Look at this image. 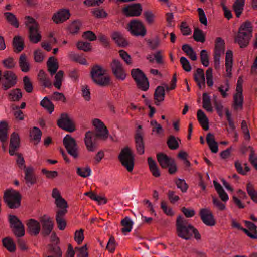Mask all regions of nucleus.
I'll use <instances>...</instances> for the list:
<instances>
[{"label": "nucleus", "instance_id": "1", "mask_svg": "<svg viewBox=\"0 0 257 257\" xmlns=\"http://www.w3.org/2000/svg\"><path fill=\"white\" fill-rule=\"evenodd\" d=\"M176 231L177 235L185 240L190 239L193 234L194 235V238L197 240H199L201 238L197 230L180 216L177 218Z\"/></svg>", "mask_w": 257, "mask_h": 257}, {"label": "nucleus", "instance_id": "2", "mask_svg": "<svg viewBox=\"0 0 257 257\" xmlns=\"http://www.w3.org/2000/svg\"><path fill=\"white\" fill-rule=\"evenodd\" d=\"M25 19V24L29 28L30 41L33 43H38L41 41L42 37L39 30V24L33 18L30 16H27Z\"/></svg>", "mask_w": 257, "mask_h": 257}, {"label": "nucleus", "instance_id": "3", "mask_svg": "<svg viewBox=\"0 0 257 257\" xmlns=\"http://www.w3.org/2000/svg\"><path fill=\"white\" fill-rule=\"evenodd\" d=\"M106 70L100 66L93 67L91 71V76L93 81L100 86L108 85L110 81V77L106 75Z\"/></svg>", "mask_w": 257, "mask_h": 257}, {"label": "nucleus", "instance_id": "4", "mask_svg": "<svg viewBox=\"0 0 257 257\" xmlns=\"http://www.w3.org/2000/svg\"><path fill=\"white\" fill-rule=\"evenodd\" d=\"M4 201L11 209L18 208L21 205V195L20 193L14 189L6 190L4 193Z\"/></svg>", "mask_w": 257, "mask_h": 257}, {"label": "nucleus", "instance_id": "5", "mask_svg": "<svg viewBox=\"0 0 257 257\" xmlns=\"http://www.w3.org/2000/svg\"><path fill=\"white\" fill-rule=\"evenodd\" d=\"M118 158L122 166L128 172H131L133 171L134 166V157L129 147H126L121 150Z\"/></svg>", "mask_w": 257, "mask_h": 257}, {"label": "nucleus", "instance_id": "6", "mask_svg": "<svg viewBox=\"0 0 257 257\" xmlns=\"http://www.w3.org/2000/svg\"><path fill=\"white\" fill-rule=\"evenodd\" d=\"M243 80L241 77L238 79L235 93L233 95L232 107L235 110H240L243 107V96L242 94V84Z\"/></svg>", "mask_w": 257, "mask_h": 257}, {"label": "nucleus", "instance_id": "7", "mask_svg": "<svg viewBox=\"0 0 257 257\" xmlns=\"http://www.w3.org/2000/svg\"><path fill=\"white\" fill-rule=\"evenodd\" d=\"M131 75L138 88L143 91H146L149 88V82L144 73L139 69H133Z\"/></svg>", "mask_w": 257, "mask_h": 257}, {"label": "nucleus", "instance_id": "8", "mask_svg": "<svg viewBox=\"0 0 257 257\" xmlns=\"http://www.w3.org/2000/svg\"><path fill=\"white\" fill-rule=\"evenodd\" d=\"M128 29L131 34L135 36H144L146 30L143 23L138 20H133L128 24Z\"/></svg>", "mask_w": 257, "mask_h": 257}, {"label": "nucleus", "instance_id": "9", "mask_svg": "<svg viewBox=\"0 0 257 257\" xmlns=\"http://www.w3.org/2000/svg\"><path fill=\"white\" fill-rule=\"evenodd\" d=\"M63 144L68 153L74 158H77L78 152L75 140L71 135H67L63 139Z\"/></svg>", "mask_w": 257, "mask_h": 257}, {"label": "nucleus", "instance_id": "10", "mask_svg": "<svg viewBox=\"0 0 257 257\" xmlns=\"http://www.w3.org/2000/svg\"><path fill=\"white\" fill-rule=\"evenodd\" d=\"M11 227L17 237H22L25 235L24 225L20 219L15 215H10L9 217Z\"/></svg>", "mask_w": 257, "mask_h": 257}, {"label": "nucleus", "instance_id": "11", "mask_svg": "<svg viewBox=\"0 0 257 257\" xmlns=\"http://www.w3.org/2000/svg\"><path fill=\"white\" fill-rule=\"evenodd\" d=\"M92 124L95 127L96 136L103 140H106L108 137V130L104 123L99 119L95 118L92 120Z\"/></svg>", "mask_w": 257, "mask_h": 257}, {"label": "nucleus", "instance_id": "12", "mask_svg": "<svg viewBox=\"0 0 257 257\" xmlns=\"http://www.w3.org/2000/svg\"><path fill=\"white\" fill-rule=\"evenodd\" d=\"M110 66L112 72L117 79L121 80H124L125 79L126 73L119 60L113 59Z\"/></svg>", "mask_w": 257, "mask_h": 257}, {"label": "nucleus", "instance_id": "13", "mask_svg": "<svg viewBox=\"0 0 257 257\" xmlns=\"http://www.w3.org/2000/svg\"><path fill=\"white\" fill-rule=\"evenodd\" d=\"M57 124L60 127L68 132H73L75 130L72 119L67 114H61Z\"/></svg>", "mask_w": 257, "mask_h": 257}, {"label": "nucleus", "instance_id": "14", "mask_svg": "<svg viewBox=\"0 0 257 257\" xmlns=\"http://www.w3.org/2000/svg\"><path fill=\"white\" fill-rule=\"evenodd\" d=\"M142 6L139 3L128 5L122 9V13L126 17H138L142 12Z\"/></svg>", "mask_w": 257, "mask_h": 257}, {"label": "nucleus", "instance_id": "15", "mask_svg": "<svg viewBox=\"0 0 257 257\" xmlns=\"http://www.w3.org/2000/svg\"><path fill=\"white\" fill-rule=\"evenodd\" d=\"M98 137L93 132L88 131L85 134L84 143L87 150L89 152H94L96 150L97 145L96 138Z\"/></svg>", "mask_w": 257, "mask_h": 257}, {"label": "nucleus", "instance_id": "16", "mask_svg": "<svg viewBox=\"0 0 257 257\" xmlns=\"http://www.w3.org/2000/svg\"><path fill=\"white\" fill-rule=\"evenodd\" d=\"M52 197L55 199V203L56 206L59 208L66 209L68 208V204L66 201L62 198L59 190L55 188L52 192Z\"/></svg>", "mask_w": 257, "mask_h": 257}, {"label": "nucleus", "instance_id": "17", "mask_svg": "<svg viewBox=\"0 0 257 257\" xmlns=\"http://www.w3.org/2000/svg\"><path fill=\"white\" fill-rule=\"evenodd\" d=\"M200 215L203 222L206 225L212 226L215 225V220L212 213L209 209L207 208L201 209Z\"/></svg>", "mask_w": 257, "mask_h": 257}, {"label": "nucleus", "instance_id": "18", "mask_svg": "<svg viewBox=\"0 0 257 257\" xmlns=\"http://www.w3.org/2000/svg\"><path fill=\"white\" fill-rule=\"evenodd\" d=\"M4 81L3 86L5 90L14 86L17 81V77L12 71H7L4 75Z\"/></svg>", "mask_w": 257, "mask_h": 257}, {"label": "nucleus", "instance_id": "19", "mask_svg": "<svg viewBox=\"0 0 257 257\" xmlns=\"http://www.w3.org/2000/svg\"><path fill=\"white\" fill-rule=\"evenodd\" d=\"M70 16L69 10L68 9H60L54 14L52 20L56 23H61L68 20Z\"/></svg>", "mask_w": 257, "mask_h": 257}, {"label": "nucleus", "instance_id": "20", "mask_svg": "<svg viewBox=\"0 0 257 257\" xmlns=\"http://www.w3.org/2000/svg\"><path fill=\"white\" fill-rule=\"evenodd\" d=\"M41 221L42 223L43 234L46 235H49L54 227V223L52 219L49 216L44 215Z\"/></svg>", "mask_w": 257, "mask_h": 257}, {"label": "nucleus", "instance_id": "21", "mask_svg": "<svg viewBox=\"0 0 257 257\" xmlns=\"http://www.w3.org/2000/svg\"><path fill=\"white\" fill-rule=\"evenodd\" d=\"M243 222L247 228H244L243 232L250 238L257 239L256 226L249 221L244 220Z\"/></svg>", "mask_w": 257, "mask_h": 257}, {"label": "nucleus", "instance_id": "22", "mask_svg": "<svg viewBox=\"0 0 257 257\" xmlns=\"http://www.w3.org/2000/svg\"><path fill=\"white\" fill-rule=\"evenodd\" d=\"M141 128L142 127L141 125L138 126L135 137L136 150L137 153L140 155L143 154L144 153V145L141 131Z\"/></svg>", "mask_w": 257, "mask_h": 257}, {"label": "nucleus", "instance_id": "23", "mask_svg": "<svg viewBox=\"0 0 257 257\" xmlns=\"http://www.w3.org/2000/svg\"><path fill=\"white\" fill-rule=\"evenodd\" d=\"M20 146V137L18 134L13 133L11 136L9 154L11 156L16 154Z\"/></svg>", "mask_w": 257, "mask_h": 257}, {"label": "nucleus", "instance_id": "24", "mask_svg": "<svg viewBox=\"0 0 257 257\" xmlns=\"http://www.w3.org/2000/svg\"><path fill=\"white\" fill-rule=\"evenodd\" d=\"M25 180L26 184L30 187L37 183V177L34 173V169L32 167H28L25 169Z\"/></svg>", "mask_w": 257, "mask_h": 257}, {"label": "nucleus", "instance_id": "25", "mask_svg": "<svg viewBox=\"0 0 257 257\" xmlns=\"http://www.w3.org/2000/svg\"><path fill=\"white\" fill-rule=\"evenodd\" d=\"M29 233L32 235H38L40 231L41 226L40 223L34 219H29L27 223Z\"/></svg>", "mask_w": 257, "mask_h": 257}, {"label": "nucleus", "instance_id": "26", "mask_svg": "<svg viewBox=\"0 0 257 257\" xmlns=\"http://www.w3.org/2000/svg\"><path fill=\"white\" fill-rule=\"evenodd\" d=\"M233 65V53L231 50H227L225 55V70L226 76L230 77Z\"/></svg>", "mask_w": 257, "mask_h": 257}, {"label": "nucleus", "instance_id": "27", "mask_svg": "<svg viewBox=\"0 0 257 257\" xmlns=\"http://www.w3.org/2000/svg\"><path fill=\"white\" fill-rule=\"evenodd\" d=\"M67 212V210L63 209L57 212L56 216V222L58 224V228L60 230H63L66 228V223L64 219V216Z\"/></svg>", "mask_w": 257, "mask_h": 257}, {"label": "nucleus", "instance_id": "28", "mask_svg": "<svg viewBox=\"0 0 257 257\" xmlns=\"http://www.w3.org/2000/svg\"><path fill=\"white\" fill-rule=\"evenodd\" d=\"M194 79L198 86L201 88L205 85V76L203 69L198 68L194 74Z\"/></svg>", "mask_w": 257, "mask_h": 257}, {"label": "nucleus", "instance_id": "29", "mask_svg": "<svg viewBox=\"0 0 257 257\" xmlns=\"http://www.w3.org/2000/svg\"><path fill=\"white\" fill-rule=\"evenodd\" d=\"M157 158L160 166L164 168H167L171 163H173L174 160L163 153L158 154L157 155Z\"/></svg>", "mask_w": 257, "mask_h": 257}, {"label": "nucleus", "instance_id": "30", "mask_svg": "<svg viewBox=\"0 0 257 257\" xmlns=\"http://www.w3.org/2000/svg\"><path fill=\"white\" fill-rule=\"evenodd\" d=\"M252 29L251 23L248 21L245 22L242 24L238 30V32L250 38L252 36Z\"/></svg>", "mask_w": 257, "mask_h": 257}, {"label": "nucleus", "instance_id": "31", "mask_svg": "<svg viewBox=\"0 0 257 257\" xmlns=\"http://www.w3.org/2000/svg\"><path fill=\"white\" fill-rule=\"evenodd\" d=\"M197 117L203 128L204 130H207L209 128L208 119L202 110L199 109L197 111Z\"/></svg>", "mask_w": 257, "mask_h": 257}, {"label": "nucleus", "instance_id": "32", "mask_svg": "<svg viewBox=\"0 0 257 257\" xmlns=\"http://www.w3.org/2000/svg\"><path fill=\"white\" fill-rule=\"evenodd\" d=\"M206 142L212 153H216L218 151V147L217 142L215 141L214 135L208 133L206 136Z\"/></svg>", "mask_w": 257, "mask_h": 257}, {"label": "nucleus", "instance_id": "33", "mask_svg": "<svg viewBox=\"0 0 257 257\" xmlns=\"http://www.w3.org/2000/svg\"><path fill=\"white\" fill-rule=\"evenodd\" d=\"M121 223L123 226L121 231L124 234L126 235L127 233L131 231L134 223L130 218L125 217L121 220Z\"/></svg>", "mask_w": 257, "mask_h": 257}, {"label": "nucleus", "instance_id": "34", "mask_svg": "<svg viewBox=\"0 0 257 257\" xmlns=\"http://www.w3.org/2000/svg\"><path fill=\"white\" fill-rule=\"evenodd\" d=\"M47 66L48 71L53 75L56 72L59 68L57 60L54 57H50L47 62Z\"/></svg>", "mask_w": 257, "mask_h": 257}, {"label": "nucleus", "instance_id": "35", "mask_svg": "<svg viewBox=\"0 0 257 257\" xmlns=\"http://www.w3.org/2000/svg\"><path fill=\"white\" fill-rule=\"evenodd\" d=\"M165 97V90L163 86H158L154 93L155 104L159 105L160 102L163 101Z\"/></svg>", "mask_w": 257, "mask_h": 257}, {"label": "nucleus", "instance_id": "36", "mask_svg": "<svg viewBox=\"0 0 257 257\" xmlns=\"http://www.w3.org/2000/svg\"><path fill=\"white\" fill-rule=\"evenodd\" d=\"M8 123L4 121L0 122V141L3 143L6 142L8 139Z\"/></svg>", "mask_w": 257, "mask_h": 257}, {"label": "nucleus", "instance_id": "37", "mask_svg": "<svg viewBox=\"0 0 257 257\" xmlns=\"http://www.w3.org/2000/svg\"><path fill=\"white\" fill-rule=\"evenodd\" d=\"M148 163L149 169L152 175L155 177H159L160 176V171L155 161L153 160L152 158L149 157L148 158Z\"/></svg>", "mask_w": 257, "mask_h": 257}, {"label": "nucleus", "instance_id": "38", "mask_svg": "<svg viewBox=\"0 0 257 257\" xmlns=\"http://www.w3.org/2000/svg\"><path fill=\"white\" fill-rule=\"evenodd\" d=\"M112 39L119 45L121 46H125L127 45V42L122 36V35L117 32L112 34Z\"/></svg>", "mask_w": 257, "mask_h": 257}, {"label": "nucleus", "instance_id": "39", "mask_svg": "<svg viewBox=\"0 0 257 257\" xmlns=\"http://www.w3.org/2000/svg\"><path fill=\"white\" fill-rule=\"evenodd\" d=\"M13 46L15 51L18 53L22 51L24 47L23 39L20 36H16L13 39Z\"/></svg>", "mask_w": 257, "mask_h": 257}, {"label": "nucleus", "instance_id": "40", "mask_svg": "<svg viewBox=\"0 0 257 257\" xmlns=\"http://www.w3.org/2000/svg\"><path fill=\"white\" fill-rule=\"evenodd\" d=\"M213 104L215 107V108L216 110V112L219 117H222L223 115V112L224 111V109L226 108H224L222 102L220 100H218L217 99V96L215 95L213 96Z\"/></svg>", "mask_w": 257, "mask_h": 257}, {"label": "nucleus", "instance_id": "41", "mask_svg": "<svg viewBox=\"0 0 257 257\" xmlns=\"http://www.w3.org/2000/svg\"><path fill=\"white\" fill-rule=\"evenodd\" d=\"M19 65L21 70L27 72L30 70V64L25 54H22L19 60Z\"/></svg>", "mask_w": 257, "mask_h": 257}, {"label": "nucleus", "instance_id": "42", "mask_svg": "<svg viewBox=\"0 0 257 257\" xmlns=\"http://www.w3.org/2000/svg\"><path fill=\"white\" fill-rule=\"evenodd\" d=\"M245 0H236L233 5V9L236 16L239 17L243 10Z\"/></svg>", "mask_w": 257, "mask_h": 257}, {"label": "nucleus", "instance_id": "43", "mask_svg": "<svg viewBox=\"0 0 257 257\" xmlns=\"http://www.w3.org/2000/svg\"><path fill=\"white\" fill-rule=\"evenodd\" d=\"M202 107L207 112H211L213 111V108L210 102V97L205 93L203 94Z\"/></svg>", "mask_w": 257, "mask_h": 257}, {"label": "nucleus", "instance_id": "44", "mask_svg": "<svg viewBox=\"0 0 257 257\" xmlns=\"http://www.w3.org/2000/svg\"><path fill=\"white\" fill-rule=\"evenodd\" d=\"M182 50L193 61L197 59L196 54L193 48L188 44H184L182 47Z\"/></svg>", "mask_w": 257, "mask_h": 257}, {"label": "nucleus", "instance_id": "45", "mask_svg": "<svg viewBox=\"0 0 257 257\" xmlns=\"http://www.w3.org/2000/svg\"><path fill=\"white\" fill-rule=\"evenodd\" d=\"M38 78L43 85L45 87H49L52 85L50 79L43 70H40L38 73Z\"/></svg>", "mask_w": 257, "mask_h": 257}, {"label": "nucleus", "instance_id": "46", "mask_svg": "<svg viewBox=\"0 0 257 257\" xmlns=\"http://www.w3.org/2000/svg\"><path fill=\"white\" fill-rule=\"evenodd\" d=\"M250 39V38L246 37L245 35H243L238 32L235 41L239 45L240 47L242 48L247 45Z\"/></svg>", "mask_w": 257, "mask_h": 257}, {"label": "nucleus", "instance_id": "47", "mask_svg": "<svg viewBox=\"0 0 257 257\" xmlns=\"http://www.w3.org/2000/svg\"><path fill=\"white\" fill-rule=\"evenodd\" d=\"M4 246L10 252H14L16 250V245L13 240L9 237L3 239Z\"/></svg>", "mask_w": 257, "mask_h": 257}, {"label": "nucleus", "instance_id": "48", "mask_svg": "<svg viewBox=\"0 0 257 257\" xmlns=\"http://www.w3.org/2000/svg\"><path fill=\"white\" fill-rule=\"evenodd\" d=\"M180 140L173 136H170L167 141L168 147L171 150H176L179 147V142Z\"/></svg>", "mask_w": 257, "mask_h": 257}, {"label": "nucleus", "instance_id": "49", "mask_svg": "<svg viewBox=\"0 0 257 257\" xmlns=\"http://www.w3.org/2000/svg\"><path fill=\"white\" fill-rule=\"evenodd\" d=\"M41 105L46 109L50 113H51L54 109V106L48 97H45L41 101Z\"/></svg>", "mask_w": 257, "mask_h": 257}, {"label": "nucleus", "instance_id": "50", "mask_svg": "<svg viewBox=\"0 0 257 257\" xmlns=\"http://www.w3.org/2000/svg\"><path fill=\"white\" fill-rule=\"evenodd\" d=\"M246 191L251 200L257 203V191L254 190L253 184L251 183H247Z\"/></svg>", "mask_w": 257, "mask_h": 257}, {"label": "nucleus", "instance_id": "51", "mask_svg": "<svg viewBox=\"0 0 257 257\" xmlns=\"http://www.w3.org/2000/svg\"><path fill=\"white\" fill-rule=\"evenodd\" d=\"M42 136L41 130L37 127H34L30 132L31 139L36 143L40 142Z\"/></svg>", "mask_w": 257, "mask_h": 257}, {"label": "nucleus", "instance_id": "52", "mask_svg": "<svg viewBox=\"0 0 257 257\" xmlns=\"http://www.w3.org/2000/svg\"><path fill=\"white\" fill-rule=\"evenodd\" d=\"M91 169L89 166L78 167L77 168V174L83 178H86L90 176Z\"/></svg>", "mask_w": 257, "mask_h": 257}, {"label": "nucleus", "instance_id": "53", "mask_svg": "<svg viewBox=\"0 0 257 257\" xmlns=\"http://www.w3.org/2000/svg\"><path fill=\"white\" fill-rule=\"evenodd\" d=\"M4 15L9 23L16 28L19 27V23L14 14L10 12L4 13Z\"/></svg>", "mask_w": 257, "mask_h": 257}, {"label": "nucleus", "instance_id": "54", "mask_svg": "<svg viewBox=\"0 0 257 257\" xmlns=\"http://www.w3.org/2000/svg\"><path fill=\"white\" fill-rule=\"evenodd\" d=\"M64 72L62 70H60L56 73L55 78L54 85L58 89L61 88L62 82L63 79Z\"/></svg>", "mask_w": 257, "mask_h": 257}, {"label": "nucleus", "instance_id": "55", "mask_svg": "<svg viewBox=\"0 0 257 257\" xmlns=\"http://www.w3.org/2000/svg\"><path fill=\"white\" fill-rule=\"evenodd\" d=\"M193 37L194 39L197 42L203 43L205 41V36L202 30L199 29H195L193 32Z\"/></svg>", "mask_w": 257, "mask_h": 257}, {"label": "nucleus", "instance_id": "56", "mask_svg": "<svg viewBox=\"0 0 257 257\" xmlns=\"http://www.w3.org/2000/svg\"><path fill=\"white\" fill-rule=\"evenodd\" d=\"M22 97V94L21 90L15 89L10 91L9 93V98L12 101H18Z\"/></svg>", "mask_w": 257, "mask_h": 257}, {"label": "nucleus", "instance_id": "57", "mask_svg": "<svg viewBox=\"0 0 257 257\" xmlns=\"http://www.w3.org/2000/svg\"><path fill=\"white\" fill-rule=\"evenodd\" d=\"M175 182L177 188L180 189L182 192H186L188 188V186L185 180L179 178L176 179Z\"/></svg>", "mask_w": 257, "mask_h": 257}, {"label": "nucleus", "instance_id": "58", "mask_svg": "<svg viewBox=\"0 0 257 257\" xmlns=\"http://www.w3.org/2000/svg\"><path fill=\"white\" fill-rule=\"evenodd\" d=\"M150 125L152 127V133H154L156 134H160L163 132V128L162 126L159 124L156 120H152L150 121Z\"/></svg>", "mask_w": 257, "mask_h": 257}, {"label": "nucleus", "instance_id": "59", "mask_svg": "<svg viewBox=\"0 0 257 257\" xmlns=\"http://www.w3.org/2000/svg\"><path fill=\"white\" fill-rule=\"evenodd\" d=\"M245 166L244 169H242L241 163L237 161L235 162V167L237 171L240 174L245 175L249 171V168L246 166V164H244Z\"/></svg>", "mask_w": 257, "mask_h": 257}, {"label": "nucleus", "instance_id": "60", "mask_svg": "<svg viewBox=\"0 0 257 257\" xmlns=\"http://www.w3.org/2000/svg\"><path fill=\"white\" fill-rule=\"evenodd\" d=\"M84 239V230L80 229L76 230L74 233V240L78 244H81Z\"/></svg>", "mask_w": 257, "mask_h": 257}, {"label": "nucleus", "instance_id": "61", "mask_svg": "<svg viewBox=\"0 0 257 257\" xmlns=\"http://www.w3.org/2000/svg\"><path fill=\"white\" fill-rule=\"evenodd\" d=\"M81 26V23L79 21H74L68 27V30L70 33L75 34L78 32Z\"/></svg>", "mask_w": 257, "mask_h": 257}, {"label": "nucleus", "instance_id": "62", "mask_svg": "<svg viewBox=\"0 0 257 257\" xmlns=\"http://www.w3.org/2000/svg\"><path fill=\"white\" fill-rule=\"evenodd\" d=\"M229 89V85L228 81H226L224 84L221 85L218 88V91L220 92L222 97L226 98L228 96L227 92Z\"/></svg>", "mask_w": 257, "mask_h": 257}, {"label": "nucleus", "instance_id": "63", "mask_svg": "<svg viewBox=\"0 0 257 257\" xmlns=\"http://www.w3.org/2000/svg\"><path fill=\"white\" fill-rule=\"evenodd\" d=\"M24 86L25 90L28 93H31L33 90V86L28 76H25L23 78Z\"/></svg>", "mask_w": 257, "mask_h": 257}, {"label": "nucleus", "instance_id": "64", "mask_svg": "<svg viewBox=\"0 0 257 257\" xmlns=\"http://www.w3.org/2000/svg\"><path fill=\"white\" fill-rule=\"evenodd\" d=\"M75 251L78 257H88L87 248L86 244L80 247H75Z\"/></svg>", "mask_w": 257, "mask_h": 257}]
</instances>
